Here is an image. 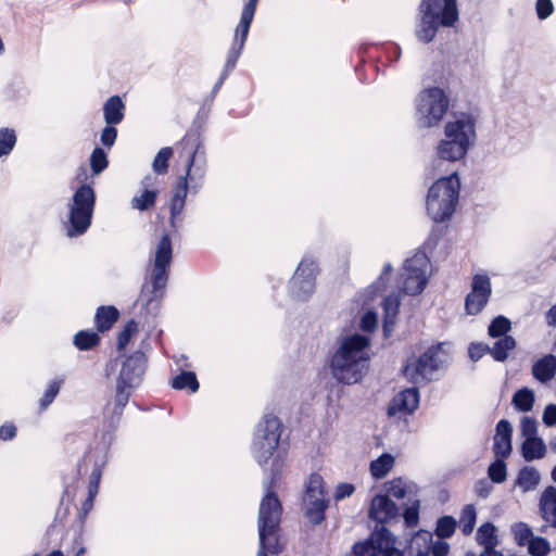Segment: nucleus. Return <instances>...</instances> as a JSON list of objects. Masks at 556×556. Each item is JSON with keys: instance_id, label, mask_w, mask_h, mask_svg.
I'll return each instance as SVG.
<instances>
[{"instance_id": "obj_14", "label": "nucleus", "mask_w": 556, "mask_h": 556, "mask_svg": "<svg viewBox=\"0 0 556 556\" xmlns=\"http://www.w3.org/2000/svg\"><path fill=\"white\" fill-rule=\"evenodd\" d=\"M317 267L313 260L303 258L291 279L290 291L296 300L308 299L315 290Z\"/></svg>"}, {"instance_id": "obj_33", "label": "nucleus", "mask_w": 556, "mask_h": 556, "mask_svg": "<svg viewBox=\"0 0 556 556\" xmlns=\"http://www.w3.org/2000/svg\"><path fill=\"white\" fill-rule=\"evenodd\" d=\"M118 318V311L114 306L99 307L96 313V324L98 330L110 329Z\"/></svg>"}, {"instance_id": "obj_2", "label": "nucleus", "mask_w": 556, "mask_h": 556, "mask_svg": "<svg viewBox=\"0 0 556 556\" xmlns=\"http://www.w3.org/2000/svg\"><path fill=\"white\" fill-rule=\"evenodd\" d=\"M475 119L466 114L453 115L443 127V138L435 147L433 167L443 162H457L463 160L476 141Z\"/></svg>"}, {"instance_id": "obj_44", "label": "nucleus", "mask_w": 556, "mask_h": 556, "mask_svg": "<svg viewBox=\"0 0 556 556\" xmlns=\"http://www.w3.org/2000/svg\"><path fill=\"white\" fill-rule=\"evenodd\" d=\"M16 142V136L13 129H0V156L9 154Z\"/></svg>"}, {"instance_id": "obj_37", "label": "nucleus", "mask_w": 556, "mask_h": 556, "mask_svg": "<svg viewBox=\"0 0 556 556\" xmlns=\"http://www.w3.org/2000/svg\"><path fill=\"white\" fill-rule=\"evenodd\" d=\"M510 529L519 546H526L535 536L531 528L525 522H516Z\"/></svg>"}, {"instance_id": "obj_8", "label": "nucleus", "mask_w": 556, "mask_h": 556, "mask_svg": "<svg viewBox=\"0 0 556 556\" xmlns=\"http://www.w3.org/2000/svg\"><path fill=\"white\" fill-rule=\"evenodd\" d=\"M442 349L430 346L420 355H412L403 367L405 378L416 384L430 381L443 364Z\"/></svg>"}, {"instance_id": "obj_24", "label": "nucleus", "mask_w": 556, "mask_h": 556, "mask_svg": "<svg viewBox=\"0 0 556 556\" xmlns=\"http://www.w3.org/2000/svg\"><path fill=\"white\" fill-rule=\"evenodd\" d=\"M532 374L541 382H547L556 374V356L548 354L533 364Z\"/></svg>"}, {"instance_id": "obj_49", "label": "nucleus", "mask_w": 556, "mask_h": 556, "mask_svg": "<svg viewBox=\"0 0 556 556\" xmlns=\"http://www.w3.org/2000/svg\"><path fill=\"white\" fill-rule=\"evenodd\" d=\"M520 430L523 440L538 438V422L535 419L525 416L520 421Z\"/></svg>"}, {"instance_id": "obj_31", "label": "nucleus", "mask_w": 556, "mask_h": 556, "mask_svg": "<svg viewBox=\"0 0 556 556\" xmlns=\"http://www.w3.org/2000/svg\"><path fill=\"white\" fill-rule=\"evenodd\" d=\"M439 26H441L440 23L426 13H421L420 22L416 29V36L422 42H430L434 38Z\"/></svg>"}, {"instance_id": "obj_41", "label": "nucleus", "mask_w": 556, "mask_h": 556, "mask_svg": "<svg viewBox=\"0 0 556 556\" xmlns=\"http://www.w3.org/2000/svg\"><path fill=\"white\" fill-rule=\"evenodd\" d=\"M99 342V336L92 331H80L74 337V344L79 350H89Z\"/></svg>"}, {"instance_id": "obj_17", "label": "nucleus", "mask_w": 556, "mask_h": 556, "mask_svg": "<svg viewBox=\"0 0 556 556\" xmlns=\"http://www.w3.org/2000/svg\"><path fill=\"white\" fill-rule=\"evenodd\" d=\"M144 371V357L141 353H135L129 356L122 365L118 378L117 390L123 392L126 388L135 387L139 383Z\"/></svg>"}, {"instance_id": "obj_61", "label": "nucleus", "mask_w": 556, "mask_h": 556, "mask_svg": "<svg viewBox=\"0 0 556 556\" xmlns=\"http://www.w3.org/2000/svg\"><path fill=\"white\" fill-rule=\"evenodd\" d=\"M16 435V427L13 424H5L0 427V439L11 440Z\"/></svg>"}, {"instance_id": "obj_1", "label": "nucleus", "mask_w": 556, "mask_h": 556, "mask_svg": "<svg viewBox=\"0 0 556 556\" xmlns=\"http://www.w3.org/2000/svg\"><path fill=\"white\" fill-rule=\"evenodd\" d=\"M369 339L363 334H349L341 339L330 359L333 378L344 384L363 380L369 365Z\"/></svg>"}, {"instance_id": "obj_40", "label": "nucleus", "mask_w": 556, "mask_h": 556, "mask_svg": "<svg viewBox=\"0 0 556 556\" xmlns=\"http://www.w3.org/2000/svg\"><path fill=\"white\" fill-rule=\"evenodd\" d=\"M173 155V150L169 147L162 148L155 155L152 162V168L156 174H165L167 170V163Z\"/></svg>"}, {"instance_id": "obj_11", "label": "nucleus", "mask_w": 556, "mask_h": 556, "mask_svg": "<svg viewBox=\"0 0 556 556\" xmlns=\"http://www.w3.org/2000/svg\"><path fill=\"white\" fill-rule=\"evenodd\" d=\"M396 538L387 529H381L371 534L365 541L354 545L355 556H402V552L395 547Z\"/></svg>"}, {"instance_id": "obj_9", "label": "nucleus", "mask_w": 556, "mask_h": 556, "mask_svg": "<svg viewBox=\"0 0 556 556\" xmlns=\"http://www.w3.org/2000/svg\"><path fill=\"white\" fill-rule=\"evenodd\" d=\"M430 276V263L425 253H416L405 262L401 274L402 290L408 295L421 293Z\"/></svg>"}, {"instance_id": "obj_5", "label": "nucleus", "mask_w": 556, "mask_h": 556, "mask_svg": "<svg viewBox=\"0 0 556 556\" xmlns=\"http://www.w3.org/2000/svg\"><path fill=\"white\" fill-rule=\"evenodd\" d=\"M281 426L278 418L266 416L257 426L252 452L260 464H267L270 460L273 470L281 468L285 452L279 448Z\"/></svg>"}, {"instance_id": "obj_26", "label": "nucleus", "mask_w": 556, "mask_h": 556, "mask_svg": "<svg viewBox=\"0 0 556 556\" xmlns=\"http://www.w3.org/2000/svg\"><path fill=\"white\" fill-rule=\"evenodd\" d=\"M387 495L403 500L416 492V484L403 478H394L386 484Z\"/></svg>"}, {"instance_id": "obj_34", "label": "nucleus", "mask_w": 556, "mask_h": 556, "mask_svg": "<svg viewBox=\"0 0 556 556\" xmlns=\"http://www.w3.org/2000/svg\"><path fill=\"white\" fill-rule=\"evenodd\" d=\"M515 346L516 342L514 338L510 336H504L495 342L490 352L496 361L503 362L507 358L508 352L513 351Z\"/></svg>"}, {"instance_id": "obj_13", "label": "nucleus", "mask_w": 556, "mask_h": 556, "mask_svg": "<svg viewBox=\"0 0 556 556\" xmlns=\"http://www.w3.org/2000/svg\"><path fill=\"white\" fill-rule=\"evenodd\" d=\"M257 1L258 0H249L241 12L239 24L235 30L233 42L226 61V70L233 68L241 54L249 34L250 25L255 14Z\"/></svg>"}, {"instance_id": "obj_52", "label": "nucleus", "mask_w": 556, "mask_h": 556, "mask_svg": "<svg viewBox=\"0 0 556 556\" xmlns=\"http://www.w3.org/2000/svg\"><path fill=\"white\" fill-rule=\"evenodd\" d=\"M355 492V485L349 482H341L338 483L334 492H333V498L334 501L339 502L344 498H348L352 496Z\"/></svg>"}, {"instance_id": "obj_64", "label": "nucleus", "mask_w": 556, "mask_h": 556, "mask_svg": "<svg viewBox=\"0 0 556 556\" xmlns=\"http://www.w3.org/2000/svg\"><path fill=\"white\" fill-rule=\"evenodd\" d=\"M47 556H64V555L61 551H53L50 554H48Z\"/></svg>"}, {"instance_id": "obj_7", "label": "nucleus", "mask_w": 556, "mask_h": 556, "mask_svg": "<svg viewBox=\"0 0 556 556\" xmlns=\"http://www.w3.org/2000/svg\"><path fill=\"white\" fill-rule=\"evenodd\" d=\"M94 191L90 186H81L73 195L68 204V237H76L85 233L91 224L94 206Z\"/></svg>"}, {"instance_id": "obj_42", "label": "nucleus", "mask_w": 556, "mask_h": 556, "mask_svg": "<svg viewBox=\"0 0 556 556\" xmlns=\"http://www.w3.org/2000/svg\"><path fill=\"white\" fill-rule=\"evenodd\" d=\"M139 331L138 324L134 320L128 321L124 329L119 332L117 339V346L119 350H124L128 343Z\"/></svg>"}, {"instance_id": "obj_35", "label": "nucleus", "mask_w": 556, "mask_h": 556, "mask_svg": "<svg viewBox=\"0 0 556 556\" xmlns=\"http://www.w3.org/2000/svg\"><path fill=\"white\" fill-rule=\"evenodd\" d=\"M513 403L515 407L521 412L531 410L534 404L533 391L528 388L518 390L513 397Z\"/></svg>"}, {"instance_id": "obj_58", "label": "nucleus", "mask_w": 556, "mask_h": 556, "mask_svg": "<svg viewBox=\"0 0 556 556\" xmlns=\"http://www.w3.org/2000/svg\"><path fill=\"white\" fill-rule=\"evenodd\" d=\"M390 278H391V266L386 265L382 270V274L378 278L377 282L371 287V289L386 292L387 291L386 285L390 280Z\"/></svg>"}, {"instance_id": "obj_29", "label": "nucleus", "mask_w": 556, "mask_h": 556, "mask_svg": "<svg viewBox=\"0 0 556 556\" xmlns=\"http://www.w3.org/2000/svg\"><path fill=\"white\" fill-rule=\"evenodd\" d=\"M430 542L431 534L427 531H420L412 539L406 555L402 553V556H428Z\"/></svg>"}, {"instance_id": "obj_55", "label": "nucleus", "mask_w": 556, "mask_h": 556, "mask_svg": "<svg viewBox=\"0 0 556 556\" xmlns=\"http://www.w3.org/2000/svg\"><path fill=\"white\" fill-rule=\"evenodd\" d=\"M542 421L546 427H556V404L545 406L542 414Z\"/></svg>"}, {"instance_id": "obj_54", "label": "nucleus", "mask_w": 556, "mask_h": 556, "mask_svg": "<svg viewBox=\"0 0 556 556\" xmlns=\"http://www.w3.org/2000/svg\"><path fill=\"white\" fill-rule=\"evenodd\" d=\"M535 11L540 20H545L554 12L552 0H536Z\"/></svg>"}, {"instance_id": "obj_60", "label": "nucleus", "mask_w": 556, "mask_h": 556, "mask_svg": "<svg viewBox=\"0 0 556 556\" xmlns=\"http://www.w3.org/2000/svg\"><path fill=\"white\" fill-rule=\"evenodd\" d=\"M450 552V545L446 542L438 541L433 543L431 547L432 556H447Z\"/></svg>"}, {"instance_id": "obj_45", "label": "nucleus", "mask_w": 556, "mask_h": 556, "mask_svg": "<svg viewBox=\"0 0 556 556\" xmlns=\"http://www.w3.org/2000/svg\"><path fill=\"white\" fill-rule=\"evenodd\" d=\"M510 321L504 316H497L489 326V334L492 338L503 337L510 329Z\"/></svg>"}, {"instance_id": "obj_15", "label": "nucleus", "mask_w": 556, "mask_h": 556, "mask_svg": "<svg viewBox=\"0 0 556 556\" xmlns=\"http://www.w3.org/2000/svg\"><path fill=\"white\" fill-rule=\"evenodd\" d=\"M492 288L490 277L485 274H477L471 281V290L465 299V309L469 315L479 314L486 305Z\"/></svg>"}, {"instance_id": "obj_48", "label": "nucleus", "mask_w": 556, "mask_h": 556, "mask_svg": "<svg viewBox=\"0 0 556 556\" xmlns=\"http://www.w3.org/2000/svg\"><path fill=\"white\" fill-rule=\"evenodd\" d=\"M506 476V465L503 462V458L497 457V459L489 467V477L492 481L501 483L505 481Z\"/></svg>"}, {"instance_id": "obj_28", "label": "nucleus", "mask_w": 556, "mask_h": 556, "mask_svg": "<svg viewBox=\"0 0 556 556\" xmlns=\"http://www.w3.org/2000/svg\"><path fill=\"white\" fill-rule=\"evenodd\" d=\"M521 454L527 462L541 459L546 454V445L540 437L523 440L521 444Z\"/></svg>"}, {"instance_id": "obj_47", "label": "nucleus", "mask_w": 556, "mask_h": 556, "mask_svg": "<svg viewBox=\"0 0 556 556\" xmlns=\"http://www.w3.org/2000/svg\"><path fill=\"white\" fill-rule=\"evenodd\" d=\"M90 166L93 174L101 173L108 166V157L102 149H94L90 157Z\"/></svg>"}, {"instance_id": "obj_57", "label": "nucleus", "mask_w": 556, "mask_h": 556, "mask_svg": "<svg viewBox=\"0 0 556 556\" xmlns=\"http://www.w3.org/2000/svg\"><path fill=\"white\" fill-rule=\"evenodd\" d=\"M117 137V131L113 127V125H108L101 134V142L106 147H112L115 142V139Z\"/></svg>"}, {"instance_id": "obj_3", "label": "nucleus", "mask_w": 556, "mask_h": 556, "mask_svg": "<svg viewBox=\"0 0 556 556\" xmlns=\"http://www.w3.org/2000/svg\"><path fill=\"white\" fill-rule=\"evenodd\" d=\"M172 261V243L167 235L163 236L157 243L154 266L151 277L141 289L137 302L148 313L157 308L162 300L167 282L166 267Z\"/></svg>"}, {"instance_id": "obj_59", "label": "nucleus", "mask_w": 556, "mask_h": 556, "mask_svg": "<svg viewBox=\"0 0 556 556\" xmlns=\"http://www.w3.org/2000/svg\"><path fill=\"white\" fill-rule=\"evenodd\" d=\"M486 351H489L486 345L473 343L469 348V356L472 361H478Z\"/></svg>"}, {"instance_id": "obj_50", "label": "nucleus", "mask_w": 556, "mask_h": 556, "mask_svg": "<svg viewBox=\"0 0 556 556\" xmlns=\"http://www.w3.org/2000/svg\"><path fill=\"white\" fill-rule=\"evenodd\" d=\"M456 522L452 517L445 516L438 520L435 534L440 538H450L455 531Z\"/></svg>"}, {"instance_id": "obj_39", "label": "nucleus", "mask_w": 556, "mask_h": 556, "mask_svg": "<svg viewBox=\"0 0 556 556\" xmlns=\"http://www.w3.org/2000/svg\"><path fill=\"white\" fill-rule=\"evenodd\" d=\"M526 546L531 556H546L551 552L549 542L542 536H534Z\"/></svg>"}, {"instance_id": "obj_63", "label": "nucleus", "mask_w": 556, "mask_h": 556, "mask_svg": "<svg viewBox=\"0 0 556 556\" xmlns=\"http://www.w3.org/2000/svg\"><path fill=\"white\" fill-rule=\"evenodd\" d=\"M480 556H504L502 552L496 551L495 547L484 548Z\"/></svg>"}, {"instance_id": "obj_10", "label": "nucleus", "mask_w": 556, "mask_h": 556, "mask_svg": "<svg viewBox=\"0 0 556 556\" xmlns=\"http://www.w3.org/2000/svg\"><path fill=\"white\" fill-rule=\"evenodd\" d=\"M303 504L306 516L312 523L318 525L324 520L328 503L324 490V480L319 475H311L307 479Z\"/></svg>"}, {"instance_id": "obj_6", "label": "nucleus", "mask_w": 556, "mask_h": 556, "mask_svg": "<svg viewBox=\"0 0 556 556\" xmlns=\"http://www.w3.org/2000/svg\"><path fill=\"white\" fill-rule=\"evenodd\" d=\"M450 100L445 91L433 87L424 90L417 99L416 121L421 128L438 126L446 115Z\"/></svg>"}, {"instance_id": "obj_4", "label": "nucleus", "mask_w": 556, "mask_h": 556, "mask_svg": "<svg viewBox=\"0 0 556 556\" xmlns=\"http://www.w3.org/2000/svg\"><path fill=\"white\" fill-rule=\"evenodd\" d=\"M460 181L456 173L437 179L428 189L426 211L434 223L450 219L458 202Z\"/></svg>"}, {"instance_id": "obj_51", "label": "nucleus", "mask_w": 556, "mask_h": 556, "mask_svg": "<svg viewBox=\"0 0 556 556\" xmlns=\"http://www.w3.org/2000/svg\"><path fill=\"white\" fill-rule=\"evenodd\" d=\"M404 521L408 527H416L419 519V502L416 501L404 510Z\"/></svg>"}, {"instance_id": "obj_56", "label": "nucleus", "mask_w": 556, "mask_h": 556, "mask_svg": "<svg viewBox=\"0 0 556 556\" xmlns=\"http://www.w3.org/2000/svg\"><path fill=\"white\" fill-rule=\"evenodd\" d=\"M377 323H378L377 314L372 311H367L362 317L361 327L363 330L369 331V330L375 329V327L377 326Z\"/></svg>"}, {"instance_id": "obj_22", "label": "nucleus", "mask_w": 556, "mask_h": 556, "mask_svg": "<svg viewBox=\"0 0 556 556\" xmlns=\"http://www.w3.org/2000/svg\"><path fill=\"white\" fill-rule=\"evenodd\" d=\"M513 427L507 420H500L494 435L493 451L496 457L505 458L511 453Z\"/></svg>"}, {"instance_id": "obj_32", "label": "nucleus", "mask_w": 556, "mask_h": 556, "mask_svg": "<svg viewBox=\"0 0 556 556\" xmlns=\"http://www.w3.org/2000/svg\"><path fill=\"white\" fill-rule=\"evenodd\" d=\"M540 479V473L534 467H525L519 471L516 484L522 492H528L536 488Z\"/></svg>"}, {"instance_id": "obj_43", "label": "nucleus", "mask_w": 556, "mask_h": 556, "mask_svg": "<svg viewBox=\"0 0 556 556\" xmlns=\"http://www.w3.org/2000/svg\"><path fill=\"white\" fill-rule=\"evenodd\" d=\"M476 509L472 505L464 507L460 516V527L464 534H470L476 523Z\"/></svg>"}, {"instance_id": "obj_12", "label": "nucleus", "mask_w": 556, "mask_h": 556, "mask_svg": "<svg viewBox=\"0 0 556 556\" xmlns=\"http://www.w3.org/2000/svg\"><path fill=\"white\" fill-rule=\"evenodd\" d=\"M281 516V506L277 496L268 492L262 500L258 511V535L262 544H268L273 530L278 529Z\"/></svg>"}, {"instance_id": "obj_19", "label": "nucleus", "mask_w": 556, "mask_h": 556, "mask_svg": "<svg viewBox=\"0 0 556 556\" xmlns=\"http://www.w3.org/2000/svg\"><path fill=\"white\" fill-rule=\"evenodd\" d=\"M194 162V153L191 155L187 166V173L180 178L179 184L175 190V193L170 200V225L173 228H177V219L184 211L185 200L188 192V180L192 179L191 167Z\"/></svg>"}, {"instance_id": "obj_38", "label": "nucleus", "mask_w": 556, "mask_h": 556, "mask_svg": "<svg viewBox=\"0 0 556 556\" xmlns=\"http://www.w3.org/2000/svg\"><path fill=\"white\" fill-rule=\"evenodd\" d=\"M383 309L386 313V329H388L389 325L393 324V319L397 314V309L400 306V299L397 295L393 293H389L383 300Z\"/></svg>"}, {"instance_id": "obj_36", "label": "nucleus", "mask_w": 556, "mask_h": 556, "mask_svg": "<svg viewBox=\"0 0 556 556\" xmlns=\"http://www.w3.org/2000/svg\"><path fill=\"white\" fill-rule=\"evenodd\" d=\"M172 386L174 389H189L191 392H195L199 389V382L194 372L192 371H182L180 375L173 379Z\"/></svg>"}, {"instance_id": "obj_53", "label": "nucleus", "mask_w": 556, "mask_h": 556, "mask_svg": "<svg viewBox=\"0 0 556 556\" xmlns=\"http://www.w3.org/2000/svg\"><path fill=\"white\" fill-rule=\"evenodd\" d=\"M60 390V382L59 381H52L49 383L42 399L40 400V405L42 408L48 407L56 396Z\"/></svg>"}, {"instance_id": "obj_46", "label": "nucleus", "mask_w": 556, "mask_h": 556, "mask_svg": "<svg viewBox=\"0 0 556 556\" xmlns=\"http://www.w3.org/2000/svg\"><path fill=\"white\" fill-rule=\"evenodd\" d=\"M277 531L278 529L273 530V532L269 534L270 541H268V544L266 545L262 544V539L260 538V549L257 552V556H267V553L278 554L281 552V544L277 536Z\"/></svg>"}, {"instance_id": "obj_20", "label": "nucleus", "mask_w": 556, "mask_h": 556, "mask_svg": "<svg viewBox=\"0 0 556 556\" xmlns=\"http://www.w3.org/2000/svg\"><path fill=\"white\" fill-rule=\"evenodd\" d=\"M419 405V392L408 388L399 392L391 401L388 413L391 416L412 414Z\"/></svg>"}, {"instance_id": "obj_18", "label": "nucleus", "mask_w": 556, "mask_h": 556, "mask_svg": "<svg viewBox=\"0 0 556 556\" xmlns=\"http://www.w3.org/2000/svg\"><path fill=\"white\" fill-rule=\"evenodd\" d=\"M367 515L377 523H387L399 515V508L389 495L378 493L371 497Z\"/></svg>"}, {"instance_id": "obj_30", "label": "nucleus", "mask_w": 556, "mask_h": 556, "mask_svg": "<svg viewBox=\"0 0 556 556\" xmlns=\"http://www.w3.org/2000/svg\"><path fill=\"white\" fill-rule=\"evenodd\" d=\"M476 539L479 545L484 548L495 547L500 544L497 528L491 522H485L479 527Z\"/></svg>"}, {"instance_id": "obj_16", "label": "nucleus", "mask_w": 556, "mask_h": 556, "mask_svg": "<svg viewBox=\"0 0 556 556\" xmlns=\"http://www.w3.org/2000/svg\"><path fill=\"white\" fill-rule=\"evenodd\" d=\"M420 13H426L442 27H452L458 20L456 0H422Z\"/></svg>"}, {"instance_id": "obj_21", "label": "nucleus", "mask_w": 556, "mask_h": 556, "mask_svg": "<svg viewBox=\"0 0 556 556\" xmlns=\"http://www.w3.org/2000/svg\"><path fill=\"white\" fill-rule=\"evenodd\" d=\"M141 192L138 195L132 197L130 205L134 210L147 211L154 206L157 194V180L155 177L148 175L141 182Z\"/></svg>"}, {"instance_id": "obj_27", "label": "nucleus", "mask_w": 556, "mask_h": 556, "mask_svg": "<svg viewBox=\"0 0 556 556\" xmlns=\"http://www.w3.org/2000/svg\"><path fill=\"white\" fill-rule=\"evenodd\" d=\"M395 464V456L390 453H383L372 459L369 465V472L372 478L379 480L388 476Z\"/></svg>"}, {"instance_id": "obj_23", "label": "nucleus", "mask_w": 556, "mask_h": 556, "mask_svg": "<svg viewBox=\"0 0 556 556\" xmlns=\"http://www.w3.org/2000/svg\"><path fill=\"white\" fill-rule=\"evenodd\" d=\"M540 514L541 517L556 528V489L547 486L540 497Z\"/></svg>"}, {"instance_id": "obj_25", "label": "nucleus", "mask_w": 556, "mask_h": 556, "mask_svg": "<svg viewBox=\"0 0 556 556\" xmlns=\"http://www.w3.org/2000/svg\"><path fill=\"white\" fill-rule=\"evenodd\" d=\"M125 104L118 96L108 99L103 106V116L108 125H117L124 118Z\"/></svg>"}, {"instance_id": "obj_62", "label": "nucleus", "mask_w": 556, "mask_h": 556, "mask_svg": "<svg viewBox=\"0 0 556 556\" xmlns=\"http://www.w3.org/2000/svg\"><path fill=\"white\" fill-rule=\"evenodd\" d=\"M546 323L549 326L556 325V304L549 308V311L546 313Z\"/></svg>"}]
</instances>
